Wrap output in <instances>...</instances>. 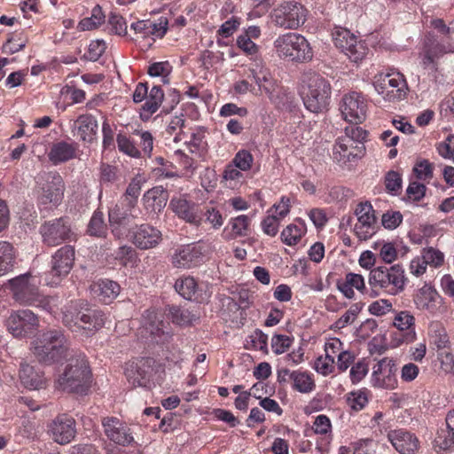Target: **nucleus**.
I'll return each instance as SVG.
<instances>
[{"instance_id": "obj_1", "label": "nucleus", "mask_w": 454, "mask_h": 454, "mask_svg": "<svg viewBox=\"0 0 454 454\" xmlns=\"http://www.w3.org/2000/svg\"><path fill=\"white\" fill-rule=\"evenodd\" d=\"M298 92L309 111L321 113L329 105L331 85L319 74L308 70L301 74Z\"/></svg>"}, {"instance_id": "obj_2", "label": "nucleus", "mask_w": 454, "mask_h": 454, "mask_svg": "<svg viewBox=\"0 0 454 454\" xmlns=\"http://www.w3.org/2000/svg\"><path fill=\"white\" fill-rule=\"evenodd\" d=\"M31 351L40 364L46 365L59 363L71 355L67 339L57 329L38 334L31 343Z\"/></svg>"}, {"instance_id": "obj_3", "label": "nucleus", "mask_w": 454, "mask_h": 454, "mask_svg": "<svg viewBox=\"0 0 454 454\" xmlns=\"http://www.w3.org/2000/svg\"><path fill=\"white\" fill-rule=\"evenodd\" d=\"M91 384V372L85 356L79 352L68 359L63 373L56 380V387L68 393L87 395Z\"/></svg>"}, {"instance_id": "obj_4", "label": "nucleus", "mask_w": 454, "mask_h": 454, "mask_svg": "<svg viewBox=\"0 0 454 454\" xmlns=\"http://www.w3.org/2000/svg\"><path fill=\"white\" fill-rule=\"evenodd\" d=\"M62 320L70 329L94 333L105 325L106 315L100 309L89 307L83 301H76L65 307Z\"/></svg>"}, {"instance_id": "obj_5", "label": "nucleus", "mask_w": 454, "mask_h": 454, "mask_svg": "<svg viewBox=\"0 0 454 454\" xmlns=\"http://www.w3.org/2000/svg\"><path fill=\"white\" fill-rule=\"evenodd\" d=\"M407 278L402 265L379 266L371 270L369 285L374 296L380 290L388 295H397L404 290Z\"/></svg>"}, {"instance_id": "obj_6", "label": "nucleus", "mask_w": 454, "mask_h": 454, "mask_svg": "<svg viewBox=\"0 0 454 454\" xmlns=\"http://www.w3.org/2000/svg\"><path fill=\"white\" fill-rule=\"evenodd\" d=\"M39 232L42 242L44 246L54 247L61 244L75 242L78 239L77 233L72 226L67 216L45 221L41 224Z\"/></svg>"}, {"instance_id": "obj_7", "label": "nucleus", "mask_w": 454, "mask_h": 454, "mask_svg": "<svg viewBox=\"0 0 454 454\" xmlns=\"http://www.w3.org/2000/svg\"><path fill=\"white\" fill-rule=\"evenodd\" d=\"M11 291L12 298L20 305L29 306L41 302L38 286L34 283L30 273L21 274L5 284Z\"/></svg>"}, {"instance_id": "obj_8", "label": "nucleus", "mask_w": 454, "mask_h": 454, "mask_svg": "<svg viewBox=\"0 0 454 454\" xmlns=\"http://www.w3.org/2000/svg\"><path fill=\"white\" fill-rule=\"evenodd\" d=\"M271 21L285 29H296L306 20V9L296 2H284L270 12Z\"/></svg>"}, {"instance_id": "obj_9", "label": "nucleus", "mask_w": 454, "mask_h": 454, "mask_svg": "<svg viewBox=\"0 0 454 454\" xmlns=\"http://www.w3.org/2000/svg\"><path fill=\"white\" fill-rule=\"evenodd\" d=\"M5 326L14 338H28L37 331L39 319L30 309L12 310L5 320Z\"/></svg>"}, {"instance_id": "obj_10", "label": "nucleus", "mask_w": 454, "mask_h": 454, "mask_svg": "<svg viewBox=\"0 0 454 454\" xmlns=\"http://www.w3.org/2000/svg\"><path fill=\"white\" fill-rule=\"evenodd\" d=\"M373 85L376 91L389 102L403 100L408 90L407 82L399 73L380 75Z\"/></svg>"}, {"instance_id": "obj_11", "label": "nucleus", "mask_w": 454, "mask_h": 454, "mask_svg": "<svg viewBox=\"0 0 454 454\" xmlns=\"http://www.w3.org/2000/svg\"><path fill=\"white\" fill-rule=\"evenodd\" d=\"M64 192L65 183L61 176L57 172H50L46 175L45 183L40 188L37 203L43 207L50 204L58 207L62 202Z\"/></svg>"}, {"instance_id": "obj_12", "label": "nucleus", "mask_w": 454, "mask_h": 454, "mask_svg": "<svg viewBox=\"0 0 454 454\" xmlns=\"http://www.w3.org/2000/svg\"><path fill=\"white\" fill-rule=\"evenodd\" d=\"M74 247L71 245H65L53 254L51 269L49 272L52 277L51 285H57L62 278L68 275L74 266Z\"/></svg>"}, {"instance_id": "obj_13", "label": "nucleus", "mask_w": 454, "mask_h": 454, "mask_svg": "<svg viewBox=\"0 0 454 454\" xmlns=\"http://www.w3.org/2000/svg\"><path fill=\"white\" fill-rule=\"evenodd\" d=\"M340 110L345 121L362 123L366 118L367 103L360 93L353 91L343 96Z\"/></svg>"}, {"instance_id": "obj_14", "label": "nucleus", "mask_w": 454, "mask_h": 454, "mask_svg": "<svg viewBox=\"0 0 454 454\" xmlns=\"http://www.w3.org/2000/svg\"><path fill=\"white\" fill-rule=\"evenodd\" d=\"M135 207V200H129L126 206L116 204L108 212V222L113 236L121 239L128 231V225L134 218L131 210Z\"/></svg>"}, {"instance_id": "obj_15", "label": "nucleus", "mask_w": 454, "mask_h": 454, "mask_svg": "<svg viewBox=\"0 0 454 454\" xmlns=\"http://www.w3.org/2000/svg\"><path fill=\"white\" fill-rule=\"evenodd\" d=\"M372 204L368 201L361 202L356 206L355 215L357 216V223L354 231L360 240H366L377 231V218Z\"/></svg>"}, {"instance_id": "obj_16", "label": "nucleus", "mask_w": 454, "mask_h": 454, "mask_svg": "<svg viewBox=\"0 0 454 454\" xmlns=\"http://www.w3.org/2000/svg\"><path fill=\"white\" fill-rule=\"evenodd\" d=\"M279 55L285 57H306L311 54L309 43L306 38L294 33H287L275 41Z\"/></svg>"}, {"instance_id": "obj_17", "label": "nucleus", "mask_w": 454, "mask_h": 454, "mask_svg": "<svg viewBox=\"0 0 454 454\" xmlns=\"http://www.w3.org/2000/svg\"><path fill=\"white\" fill-rule=\"evenodd\" d=\"M101 423L109 441L121 446H128L134 442L130 427L118 418L104 417Z\"/></svg>"}, {"instance_id": "obj_18", "label": "nucleus", "mask_w": 454, "mask_h": 454, "mask_svg": "<svg viewBox=\"0 0 454 454\" xmlns=\"http://www.w3.org/2000/svg\"><path fill=\"white\" fill-rule=\"evenodd\" d=\"M48 432L55 442L67 444L76 435V422L71 416L60 414L48 425Z\"/></svg>"}, {"instance_id": "obj_19", "label": "nucleus", "mask_w": 454, "mask_h": 454, "mask_svg": "<svg viewBox=\"0 0 454 454\" xmlns=\"http://www.w3.org/2000/svg\"><path fill=\"white\" fill-rule=\"evenodd\" d=\"M395 362L389 357L380 360L373 367L372 383L376 387L395 389L397 387Z\"/></svg>"}, {"instance_id": "obj_20", "label": "nucleus", "mask_w": 454, "mask_h": 454, "mask_svg": "<svg viewBox=\"0 0 454 454\" xmlns=\"http://www.w3.org/2000/svg\"><path fill=\"white\" fill-rule=\"evenodd\" d=\"M142 326L144 331L149 333L152 341L164 344L169 340L171 335L165 331L163 317L155 309H147L143 314Z\"/></svg>"}, {"instance_id": "obj_21", "label": "nucleus", "mask_w": 454, "mask_h": 454, "mask_svg": "<svg viewBox=\"0 0 454 454\" xmlns=\"http://www.w3.org/2000/svg\"><path fill=\"white\" fill-rule=\"evenodd\" d=\"M129 232L131 242L143 250L155 247L162 239L161 231L148 223L136 225Z\"/></svg>"}, {"instance_id": "obj_22", "label": "nucleus", "mask_w": 454, "mask_h": 454, "mask_svg": "<svg viewBox=\"0 0 454 454\" xmlns=\"http://www.w3.org/2000/svg\"><path fill=\"white\" fill-rule=\"evenodd\" d=\"M203 259L201 247L189 244L178 247L172 255V264L176 268H192L199 265Z\"/></svg>"}, {"instance_id": "obj_23", "label": "nucleus", "mask_w": 454, "mask_h": 454, "mask_svg": "<svg viewBox=\"0 0 454 454\" xmlns=\"http://www.w3.org/2000/svg\"><path fill=\"white\" fill-rule=\"evenodd\" d=\"M433 444L436 450H451L454 448V409L447 413L445 425L437 430Z\"/></svg>"}, {"instance_id": "obj_24", "label": "nucleus", "mask_w": 454, "mask_h": 454, "mask_svg": "<svg viewBox=\"0 0 454 454\" xmlns=\"http://www.w3.org/2000/svg\"><path fill=\"white\" fill-rule=\"evenodd\" d=\"M387 437L394 448L401 454H414L418 449L419 441L417 437L406 430L390 431Z\"/></svg>"}, {"instance_id": "obj_25", "label": "nucleus", "mask_w": 454, "mask_h": 454, "mask_svg": "<svg viewBox=\"0 0 454 454\" xmlns=\"http://www.w3.org/2000/svg\"><path fill=\"white\" fill-rule=\"evenodd\" d=\"M169 207L187 223L199 226L201 223V216L198 214V206L184 198H173L170 200Z\"/></svg>"}, {"instance_id": "obj_26", "label": "nucleus", "mask_w": 454, "mask_h": 454, "mask_svg": "<svg viewBox=\"0 0 454 454\" xmlns=\"http://www.w3.org/2000/svg\"><path fill=\"white\" fill-rule=\"evenodd\" d=\"M80 139L83 142L92 144L97 140L98 122L92 114H81L74 123Z\"/></svg>"}, {"instance_id": "obj_27", "label": "nucleus", "mask_w": 454, "mask_h": 454, "mask_svg": "<svg viewBox=\"0 0 454 454\" xmlns=\"http://www.w3.org/2000/svg\"><path fill=\"white\" fill-rule=\"evenodd\" d=\"M90 289L96 298L108 304L119 295L121 287L117 282L106 278L92 284Z\"/></svg>"}, {"instance_id": "obj_28", "label": "nucleus", "mask_w": 454, "mask_h": 454, "mask_svg": "<svg viewBox=\"0 0 454 454\" xmlns=\"http://www.w3.org/2000/svg\"><path fill=\"white\" fill-rule=\"evenodd\" d=\"M168 192L162 186H155L148 190L143 196L146 210L155 214L160 213L167 205Z\"/></svg>"}, {"instance_id": "obj_29", "label": "nucleus", "mask_w": 454, "mask_h": 454, "mask_svg": "<svg viewBox=\"0 0 454 454\" xmlns=\"http://www.w3.org/2000/svg\"><path fill=\"white\" fill-rule=\"evenodd\" d=\"M333 38L334 44L345 55L356 54V37L350 33L349 30L338 27L333 32Z\"/></svg>"}, {"instance_id": "obj_30", "label": "nucleus", "mask_w": 454, "mask_h": 454, "mask_svg": "<svg viewBox=\"0 0 454 454\" xmlns=\"http://www.w3.org/2000/svg\"><path fill=\"white\" fill-rule=\"evenodd\" d=\"M164 99V92L160 86H153L148 92L145 102L142 106L140 117L143 121H147L158 111Z\"/></svg>"}, {"instance_id": "obj_31", "label": "nucleus", "mask_w": 454, "mask_h": 454, "mask_svg": "<svg viewBox=\"0 0 454 454\" xmlns=\"http://www.w3.org/2000/svg\"><path fill=\"white\" fill-rule=\"evenodd\" d=\"M367 137V131L361 127L349 126L345 128V136L339 137L334 145L335 150L341 148L343 151H348L356 142H364Z\"/></svg>"}, {"instance_id": "obj_32", "label": "nucleus", "mask_w": 454, "mask_h": 454, "mask_svg": "<svg viewBox=\"0 0 454 454\" xmlns=\"http://www.w3.org/2000/svg\"><path fill=\"white\" fill-rule=\"evenodd\" d=\"M21 384L29 389H38L43 386V376L27 363H21L19 371Z\"/></svg>"}, {"instance_id": "obj_33", "label": "nucleus", "mask_w": 454, "mask_h": 454, "mask_svg": "<svg viewBox=\"0 0 454 454\" xmlns=\"http://www.w3.org/2000/svg\"><path fill=\"white\" fill-rule=\"evenodd\" d=\"M337 286L344 296L348 299L353 298L355 294L353 288H356L362 294L367 291L363 276L353 272L347 273L345 281L338 282Z\"/></svg>"}, {"instance_id": "obj_34", "label": "nucleus", "mask_w": 454, "mask_h": 454, "mask_svg": "<svg viewBox=\"0 0 454 454\" xmlns=\"http://www.w3.org/2000/svg\"><path fill=\"white\" fill-rule=\"evenodd\" d=\"M250 218L247 215H240L231 218L230 221L231 231L228 228L223 230V238L226 240H231L238 237H246L249 235Z\"/></svg>"}, {"instance_id": "obj_35", "label": "nucleus", "mask_w": 454, "mask_h": 454, "mask_svg": "<svg viewBox=\"0 0 454 454\" xmlns=\"http://www.w3.org/2000/svg\"><path fill=\"white\" fill-rule=\"evenodd\" d=\"M75 151L76 147L73 144L61 141L52 145L48 156L51 162L58 164L74 158Z\"/></svg>"}, {"instance_id": "obj_36", "label": "nucleus", "mask_w": 454, "mask_h": 454, "mask_svg": "<svg viewBox=\"0 0 454 454\" xmlns=\"http://www.w3.org/2000/svg\"><path fill=\"white\" fill-rule=\"evenodd\" d=\"M307 232L303 220L297 219L295 223L287 225L281 232V240L287 246H295Z\"/></svg>"}, {"instance_id": "obj_37", "label": "nucleus", "mask_w": 454, "mask_h": 454, "mask_svg": "<svg viewBox=\"0 0 454 454\" xmlns=\"http://www.w3.org/2000/svg\"><path fill=\"white\" fill-rule=\"evenodd\" d=\"M438 294L431 286L425 285L414 296V302L418 309L434 311L436 308Z\"/></svg>"}, {"instance_id": "obj_38", "label": "nucleus", "mask_w": 454, "mask_h": 454, "mask_svg": "<svg viewBox=\"0 0 454 454\" xmlns=\"http://www.w3.org/2000/svg\"><path fill=\"white\" fill-rule=\"evenodd\" d=\"M175 288L186 300L199 299L200 287L192 277H184L177 279L175 283Z\"/></svg>"}, {"instance_id": "obj_39", "label": "nucleus", "mask_w": 454, "mask_h": 454, "mask_svg": "<svg viewBox=\"0 0 454 454\" xmlns=\"http://www.w3.org/2000/svg\"><path fill=\"white\" fill-rule=\"evenodd\" d=\"M292 387L294 390L302 394H308L314 390L315 381L307 372L292 371Z\"/></svg>"}, {"instance_id": "obj_40", "label": "nucleus", "mask_w": 454, "mask_h": 454, "mask_svg": "<svg viewBox=\"0 0 454 454\" xmlns=\"http://www.w3.org/2000/svg\"><path fill=\"white\" fill-rule=\"evenodd\" d=\"M167 311L172 322L179 325H189L199 319L198 316L180 306H168Z\"/></svg>"}, {"instance_id": "obj_41", "label": "nucleus", "mask_w": 454, "mask_h": 454, "mask_svg": "<svg viewBox=\"0 0 454 454\" xmlns=\"http://www.w3.org/2000/svg\"><path fill=\"white\" fill-rule=\"evenodd\" d=\"M15 254L12 245L7 241H0V276L10 272L14 265Z\"/></svg>"}, {"instance_id": "obj_42", "label": "nucleus", "mask_w": 454, "mask_h": 454, "mask_svg": "<svg viewBox=\"0 0 454 454\" xmlns=\"http://www.w3.org/2000/svg\"><path fill=\"white\" fill-rule=\"evenodd\" d=\"M87 233L97 238H105L107 234V225L104 214L99 209L94 211L87 226Z\"/></svg>"}, {"instance_id": "obj_43", "label": "nucleus", "mask_w": 454, "mask_h": 454, "mask_svg": "<svg viewBox=\"0 0 454 454\" xmlns=\"http://www.w3.org/2000/svg\"><path fill=\"white\" fill-rule=\"evenodd\" d=\"M365 146L364 142H356L353 145L352 147L348 149V151H343L341 148L339 150H335L333 147V159L338 162L343 161H351L352 160L362 158L364 155Z\"/></svg>"}, {"instance_id": "obj_44", "label": "nucleus", "mask_w": 454, "mask_h": 454, "mask_svg": "<svg viewBox=\"0 0 454 454\" xmlns=\"http://www.w3.org/2000/svg\"><path fill=\"white\" fill-rule=\"evenodd\" d=\"M106 16L101 6L96 5L90 17L83 18L78 24L81 31L93 30L105 22Z\"/></svg>"}, {"instance_id": "obj_45", "label": "nucleus", "mask_w": 454, "mask_h": 454, "mask_svg": "<svg viewBox=\"0 0 454 454\" xmlns=\"http://www.w3.org/2000/svg\"><path fill=\"white\" fill-rule=\"evenodd\" d=\"M125 375L129 382L134 387L143 386L145 384V372L138 367L137 364L132 363L129 364L125 370Z\"/></svg>"}, {"instance_id": "obj_46", "label": "nucleus", "mask_w": 454, "mask_h": 454, "mask_svg": "<svg viewBox=\"0 0 454 454\" xmlns=\"http://www.w3.org/2000/svg\"><path fill=\"white\" fill-rule=\"evenodd\" d=\"M148 36L162 38L168 28V20L166 17H160L157 21H150L148 24Z\"/></svg>"}, {"instance_id": "obj_47", "label": "nucleus", "mask_w": 454, "mask_h": 454, "mask_svg": "<svg viewBox=\"0 0 454 454\" xmlns=\"http://www.w3.org/2000/svg\"><path fill=\"white\" fill-rule=\"evenodd\" d=\"M421 257L427 265L428 264L434 267L441 266L444 261L443 253L434 247L424 248Z\"/></svg>"}, {"instance_id": "obj_48", "label": "nucleus", "mask_w": 454, "mask_h": 454, "mask_svg": "<svg viewBox=\"0 0 454 454\" xmlns=\"http://www.w3.org/2000/svg\"><path fill=\"white\" fill-rule=\"evenodd\" d=\"M254 161L252 153L247 150H240L234 156L232 162L241 171H247L251 168Z\"/></svg>"}, {"instance_id": "obj_49", "label": "nucleus", "mask_w": 454, "mask_h": 454, "mask_svg": "<svg viewBox=\"0 0 454 454\" xmlns=\"http://www.w3.org/2000/svg\"><path fill=\"white\" fill-rule=\"evenodd\" d=\"M362 309V305L354 303L350 308L335 322V326L339 329L344 328L354 322Z\"/></svg>"}, {"instance_id": "obj_50", "label": "nucleus", "mask_w": 454, "mask_h": 454, "mask_svg": "<svg viewBox=\"0 0 454 454\" xmlns=\"http://www.w3.org/2000/svg\"><path fill=\"white\" fill-rule=\"evenodd\" d=\"M172 71V67L168 61L155 62L152 64L148 68V74L151 76H162V82L164 83L168 82V76Z\"/></svg>"}, {"instance_id": "obj_51", "label": "nucleus", "mask_w": 454, "mask_h": 454, "mask_svg": "<svg viewBox=\"0 0 454 454\" xmlns=\"http://www.w3.org/2000/svg\"><path fill=\"white\" fill-rule=\"evenodd\" d=\"M116 142H117L118 149L121 152H122L131 157H135V158H137L140 156L139 150L133 145V143L128 138L127 136L122 135V134H118Z\"/></svg>"}, {"instance_id": "obj_52", "label": "nucleus", "mask_w": 454, "mask_h": 454, "mask_svg": "<svg viewBox=\"0 0 454 454\" xmlns=\"http://www.w3.org/2000/svg\"><path fill=\"white\" fill-rule=\"evenodd\" d=\"M368 403L367 395L364 392H352L347 397L348 405L355 411L363 410Z\"/></svg>"}, {"instance_id": "obj_53", "label": "nucleus", "mask_w": 454, "mask_h": 454, "mask_svg": "<svg viewBox=\"0 0 454 454\" xmlns=\"http://www.w3.org/2000/svg\"><path fill=\"white\" fill-rule=\"evenodd\" d=\"M108 25L110 31L118 35H125L127 34V23L123 17L116 13H111L108 18Z\"/></svg>"}, {"instance_id": "obj_54", "label": "nucleus", "mask_w": 454, "mask_h": 454, "mask_svg": "<svg viewBox=\"0 0 454 454\" xmlns=\"http://www.w3.org/2000/svg\"><path fill=\"white\" fill-rule=\"evenodd\" d=\"M254 348L268 353V335L260 329H255L249 336Z\"/></svg>"}, {"instance_id": "obj_55", "label": "nucleus", "mask_w": 454, "mask_h": 454, "mask_svg": "<svg viewBox=\"0 0 454 454\" xmlns=\"http://www.w3.org/2000/svg\"><path fill=\"white\" fill-rule=\"evenodd\" d=\"M403 221V215L399 211H387L382 215L381 223L384 228L394 230L397 228Z\"/></svg>"}, {"instance_id": "obj_56", "label": "nucleus", "mask_w": 454, "mask_h": 454, "mask_svg": "<svg viewBox=\"0 0 454 454\" xmlns=\"http://www.w3.org/2000/svg\"><path fill=\"white\" fill-rule=\"evenodd\" d=\"M293 340L283 334H275L271 339V348L276 354H283L291 346Z\"/></svg>"}, {"instance_id": "obj_57", "label": "nucleus", "mask_w": 454, "mask_h": 454, "mask_svg": "<svg viewBox=\"0 0 454 454\" xmlns=\"http://www.w3.org/2000/svg\"><path fill=\"white\" fill-rule=\"evenodd\" d=\"M413 172L419 179H430L433 177V164L427 160H419L413 168Z\"/></svg>"}, {"instance_id": "obj_58", "label": "nucleus", "mask_w": 454, "mask_h": 454, "mask_svg": "<svg viewBox=\"0 0 454 454\" xmlns=\"http://www.w3.org/2000/svg\"><path fill=\"white\" fill-rule=\"evenodd\" d=\"M280 219L277 215H268L262 221L263 232L270 237L277 235L280 224Z\"/></svg>"}, {"instance_id": "obj_59", "label": "nucleus", "mask_w": 454, "mask_h": 454, "mask_svg": "<svg viewBox=\"0 0 454 454\" xmlns=\"http://www.w3.org/2000/svg\"><path fill=\"white\" fill-rule=\"evenodd\" d=\"M415 318L408 311H401L394 319V325L401 331L408 330L414 325Z\"/></svg>"}, {"instance_id": "obj_60", "label": "nucleus", "mask_w": 454, "mask_h": 454, "mask_svg": "<svg viewBox=\"0 0 454 454\" xmlns=\"http://www.w3.org/2000/svg\"><path fill=\"white\" fill-rule=\"evenodd\" d=\"M334 363V359H330L329 356L328 357L319 356L315 361L314 368L318 373L328 375L333 372Z\"/></svg>"}, {"instance_id": "obj_61", "label": "nucleus", "mask_w": 454, "mask_h": 454, "mask_svg": "<svg viewBox=\"0 0 454 454\" xmlns=\"http://www.w3.org/2000/svg\"><path fill=\"white\" fill-rule=\"evenodd\" d=\"M385 186L389 192H397L402 187L401 176L394 170L387 172L385 176Z\"/></svg>"}, {"instance_id": "obj_62", "label": "nucleus", "mask_w": 454, "mask_h": 454, "mask_svg": "<svg viewBox=\"0 0 454 454\" xmlns=\"http://www.w3.org/2000/svg\"><path fill=\"white\" fill-rule=\"evenodd\" d=\"M427 187L425 184L418 182L410 183L406 194L410 200L419 201L426 194Z\"/></svg>"}, {"instance_id": "obj_63", "label": "nucleus", "mask_w": 454, "mask_h": 454, "mask_svg": "<svg viewBox=\"0 0 454 454\" xmlns=\"http://www.w3.org/2000/svg\"><path fill=\"white\" fill-rule=\"evenodd\" d=\"M238 47L248 55H254L258 52V46L252 41V39L246 35L242 34L237 38Z\"/></svg>"}, {"instance_id": "obj_64", "label": "nucleus", "mask_w": 454, "mask_h": 454, "mask_svg": "<svg viewBox=\"0 0 454 454\" xmlns=\"http://www.w3.org/2000/svg\"><path fill=\"white\" fill-rule=\"evenodd\" d=\"M441 368L447 373L454 374V355L447 350H442L438 354Z\"/></svg>"}]
</instances>
